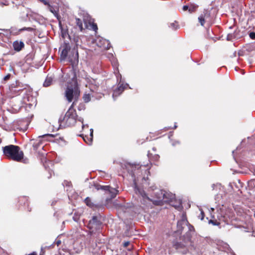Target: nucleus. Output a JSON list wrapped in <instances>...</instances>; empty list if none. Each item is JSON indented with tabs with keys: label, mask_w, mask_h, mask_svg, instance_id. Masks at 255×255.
Instances as JSON below:
<instances>
[{
	"label": "nucleus",
	"mask_w": 255,
	"mask_h": 255,
	"mask_svg": "<svg viewBox=\"0 0 255 255\" xmlns=\"http://www.w3.org/2000/svg\"><path fill=\"white\" fill-rule=\"evenodd\" d=\"M2 150L4 155L9 159L19 162L23 158V152L17 145H6L2 147Z\"/></svg>",
	"instance_id": "f257e3e1"
},
{
	"label": "nucleus",
	"mask_w": 255,
	"mask_h": 255,
	"mask_svg": "<svg viewBox=\"0 0 255 255\" xmlns=\"http://www.w3.org/2000/svg\"><path fill=\"white\" fill-rule=\"evenodd\" d=\"M75 103H72L63 118L59 120L60 126L71 127L74 126L77 120L78 115L74 109Z\"/></svg>",
	"instance_id": "f03ea898"
},
{
	"label": "nucleus",
	"mask_w": 255,
	"mask_h": 255,
	"mask_svg": "<svg viewBox=\"0 0 255 255\" xmlns=\"http://www.w3.org/2000/svg\"><path fill=\"white\" fill-rule=\"evenodd\" d=\"M80 95V90L77 81L68 85L65 89V97L69 103L74 100L72 103H75V106Z\"/></svg>",
	"instance_id": "7ed1b4c3"
},
{
	"label": "nucleus",
	"mask_w": 255,
	"mask_h": 255,
	"mask_svg": "<svg viewBox=\"0 0 255 255\" xmlns=\"http://www.w3.org/2000/svg\"><path fill=\"white\" fill-rule=\"evenodd\" d=\"M90 188H94L97 191L102 190L105 191L110 195L111 199L115 198L117 195L119 194V190L110 186H102L97 183H94L90 186Z\"/></svg>",
	"instance_id": "20e7f679"
},
{
	"label": "nucleus",
	"mask_w": 255,
	"mask_h": 255,
	"mask_svg": "<svg viewBox=\"0 0 255 255\" xmlns=\"http://www.w3.org/2000/svg\"><path fill=\"white\" fill-rule=\"evenodd\" d=\"M134 191L135 193L139 196L140 201L142 204L147 206L148 204H150L151 200L142 188L135 185Z\"/></svg>",
	"instance_id": "39448f33"
},
{
	"label": "nucleus",
	"mask_w": 255,
	"mask_h": 255,
	"mask_svg": "<svg viewBox=\"0 0 255 255\" xmlns=\"http://www.w3.org/2000/svg\"><path fill=\"white\" fill-rule=\"evenodd\" d=\"M101 219V217L100 215L93 216L92 219L90 220L88 227L90 230H97L100 229L102 225Z\"/></svg>",
	"instance_id": "423d86ee"
},
{
	"label": "nucleus",
	"mask_w": 255,
	"mask_h": 255,
	"mask_svg": "<svg viewBox=\"0 0 255 255\" xmlns=\"http://www.w3.org/2000/svg\"><path fill=\"white\" fill-rule=\"evenodd\" d=\"M18 206L19 208L23 207L28 212L31 211V208L29 207V201L27 196H19L18 198Z\"/></svg>",
	"instance_id": "0eeeda50"
},
{
	"label": "nucleus",
	"mask_w": 255,
	"mask_h": 255,
	"mask_svg": "<svg viewBox=\"0 0 255 255\" xmlns=\"http://www.w3.org/2000/svg\"><path fill=\"white\" fill-rule=\"evenodd\" d=\"M34 30V28L30 27H23L20 29H18L15 27H11L9 29V32L12 35L16 36L20 34V33L23 31H28L31 32Z\"/></svg>",
	"instance_id": "6e6552de"
},
{
	"label": "nucleus",
	"mask_w": 255,
	"mask_h": 255,
	"mask_svg": "<svg viewBox=\"0 0 255 255\" xmlns=\"http://www.w3.org/2000/svg\"><path fill=\"white\" fill-rule=\"evenodd\" d=\"M62 51L60 55V59L64 60L67 57L68 53L71 49V47L69 43L64 42L61 46Z\"/></svg>",
	"instance_id": "1a4fd4ad"
},
{
	"label": "nucleus",
	"mask_w": 255,
	"mask_h": 255,
	"mask_svg": "<svg viewBox=\"0 0 255 255\" xmlns=\"http://www.w3.org/2000/svg\"><path fill=\"white\" fill-rule=\"evenodd\" d=\"M25 46L24 42L22 41L15 40L12 43V47L14 51L19 52L22 50Z\"/></svg>",
	"instance_id": "9d476101"
},
{
	"label": "nucleus",
	"mask_w": 255,
	"mask_h": 255,
	"mask_svg": "<svg viewBox=\"0 0 255 255\" xmlns=\"http://www.w3.org/2000/svg\"><path fill=\"white\" fill-rule=\"evenodd\" d=\"M90 133L89 135H84L81 134L80 136L82 137L83 140L84 141L88 144V145H91L93 142V129L92 128H91L90 129Z\"/></svg>",
	"instance_id": "9b49d317"
},
{
	"label": "nucleus",
	"mask_w": 255,
	"mask_h": 255,
	"mask_svg": "<svg viewBox=\"0 0 255 255\" xmlns=\"http://www.w3.org/2000/svg\"><path fill=\"white\" fill-rule=\"evenodd\" d=\"M255 51V44H247L243 48V52L245 54L249 55Z\"/></svg>",
	"instance_id": "f8f14e48"
},
{
	"label": "nucleus",
	"mask_w": 255,
	"mask_h": 255,
	"mask_svg": "<svg viewBox=\"0 0 255 255\" xmlns=\"http://www.w3.org/2000/svg\"><path fill=\"white\" fill-rule=\"evenodd\" d=\"M163 193L164 196H163V197L162 198V201L164 202H171L175 198V195L173 194L171 192H168L164 190Z\"/></svg>",
	"instance_id": "ddd939ff"
},
{
	"label": "nucleus",
	"mask_w": 255,
	"mask_h": 255,
	"mask_svg": "<svg viewBox=\"0 0 255 255\" xmlns=\"http://www.w3.org/2000/svg\"><path fill=\"white\" fill-rule=\"evenodd\" d=\"M85 203L88 207L92 208L93 210H96L99 208H103V206L100 205H96L94 204L89 197H87L84 200Z\"/></svg>",
	"instance_id": "4468645a"
},
{
	"label": "nucleus",
	"mask_w": 255,
	"mask_h": 255,
	"mask_svg": "<svg viewBox=\"0 0 255 255\" xmlns=\"http://www.w3.org/2000/svg\"><path fill=\"white\" fill-rule=\"evenodd\" d=\"M240 32V30H236L234 33L228 34L227 36V40L228 41H233L235 39H238L242 37V35H237V33Z\"/></svg>",
	"instance_id": "2eb2a0df"
},
{
	"label": "nucleus",
	"mask_w": 255,
	"mask_h": 255,
	"mask_svg": "<svg viewBox=\"0 0 255 255\" xmlns=\"http://www.w3.org/2000/svg\"><path fill=\"white\" fill-rule=\"evenodd\" d=\"M87 82L89 88L92 92H94L97 90L99 87V84L97 83L95 79H89Z\"/></svg>",
	"instance_id": "dca6fc26"
},
{
	"label": "nucleus",
	"mask_w": 255,
	"mask_h": 255,
	"mask_svg": "<svg viewBox=\"0 0 255 255\" xmlns=\"http://www.w3.org/2000/svg\"><path fill=\"white\" fill-rule=\"evenodd\" d=\"M125 86L124 84L119 85L114 91L113 96L120 95L125 90Z\"/></svg>",
	"instance_id": "f3484780"
},
{
	"label": "nucleus",
	"mask_w": 255,
	"mask_h": 255,
	"mask_svg": "<svg viewBox=\"0 0 255 255\" xmlns=\"http://www.w3.org/2000/svg\"><path fill=\"white\" fill-rule=\"evenodd\" d=\"M13 10L17 13L21 14L24 12V7L22 5H15L13 7Z\"/></svg>",
	"instance_id": "a211bd4d"
},
{
	"label": "nucleus",
	"mask_w": 255,
	"mask_h": 255,
	"mask_svg": "<svg viewBox=\"0 0 255 255\" xmlns=\"http://www.w3.org/2000/svg\"><path fill=\"white\" fill-rule=\"evenodd\" d=\"M53 82V78L51 76H47L46 78L45 81L43 83V86L45 87H48L50 86Z\"/></svg>",
	"instance_id": "6ab92c4d"
},
{
	"label": "nucleus",
	"mask_w": 255,
	"mask_h": 255,
	"mask_svg": "<svg viewBox=\"0 0 255 255\" xmlns=\"http://www.w3.org/2000/svg\"><path fill=\"white\" fill-rule=\"evenodd\" d=\"M173 246L176 249H183L185 247L183 244L177 242H174L173 243Z\"/></svg>",
	"instance_id": "aec40b11"
},
{
	"label": "nucleus",
	"mask_w": 255,
	"mask_h": 255,
	"mask_svg": "<svg viewBox=\"0 0 255 255\" xmlns=\"http://www.w3.org/2000/svg\"><path fill=\"white\" fill-rule=\"evenodd\" d=\"M164 190H159L157 192H156L155 195L156 197L160 201H162L163 196H164Z\"/></svg>",
	"instance_id": "412c9836"
},
{
	"label": "nucleus",
	"mask_w": 255,
	"mask_h": 255,
	"mask_svg": "<svg viewBox=\"0 0 255 255\" xmlns=\"http://www.w3.org/2000/svg\"><path fill=\"white\" fill-rule=\"evenodd\" d=\"M75 20L76 25L79 27L80 30L82 31L84 29V28L83 27V23L82 20L79 18H76Z\"/></svg>",
	"instance_id": "4be33fe9"
},
{
	"label": "nucleus",
	"mask_w": 255,
	"mask_h": 255,
	"mask_svg": "<svg viewBox=\"0 0 255 255\" xmlns=\"http://www.w3.org/2000/svg\"><path fill=\"white\" fill-rule=\"evenodd\" d=\"M69 61L71 63V64L74 65L76 64L78 62V52L75 55L74 59H69Z\"/></svg>",
	"instance_id": "5701e85b"
},
{
	"label": "nucleus",
	"mask_w": 255,
	"mask_h": 255,
	"mask_svg": "<svg viewBox=\"0 0 255 255\" xmlns=\"http://www.w3.org/2000/svg\"><path fill=\"white\" fill-rule=\"evenodd\" d=\"M83 99L85 103H88L91 100V95L90 94H85L83 97Z\"/></svg>",
	"instance_id": "b1692460"
},
{
	"label": "nucleus",
	"mask_w": 255,
	"mask_h": 255,
	"mask_svg": "<svg viewBox=\"0 0 255 255\" xmlns=\"http://www.w3.org/2000/svg\"><path fill=\"white\" fill-rule=\"evenodd\" d=\"M89 24L90 25L91 28L92 29H93L94 31H95V32H96L98 30V26H97V24L93 22L92 23L89 22Z\"/></svg>",
	"instance_id": "393cba45"
},
{
	"label": "nucleus",
	"mask_w": 255,
	"mask_h": 255,
	"mask_svg": "<svg viewBox=\"0 0 255 255\" xmlns=\"http://www.w3.org/2000/svg\"><path fill=\"white\" fill-rule=\"evenodd\" d=\"M198 20L200 22V24L202 26H203L205 23V18L204 16L202 14L198 17Z\"/></svg>",
	"instance_id": "a878e982"
},
{
	"label": "nucleus",
	"mask_w": 255,
	"mask_h": 255,
	"mask_svg": "<svg viewBox=\"0 0 255 255\" xmlns=\"http://www.w3.org/2000/svg\"><path fill=\"white\" fill-rule=\"evenodd\" d=\"M189 7V11L190 13H192L193 12H194L196 10V9L197 8V6H195V5H192V6Z\"/></svg>",
	"instance_id": "bb28decb"
},
{
	"label": "nucleus",
	"mask_w": 255,
	"mask_h": 255,
	"mask_svg": "<svg viewBox=\"0 0 255 255\" xmlns=\"http://www.w3.org/2000/svg\"><path fill=\"white\" fill-rule=\"evenodd\" d=\"M209 223L212 224L213 225L218 226L220 224V222L217 220H210Z\"/></svg>",
	"instance_id": "cd10ccee"
},
{
	"label": "nucleus",
	"mask_w": 255,
	"mask_h": 255,
	"mask_svg": "<svg viewBox=\"0 0 255 255\" xmlns=\"http://www.w3.org/2000/svg\"><path fill=\"white\" fill-rule=\"evenodd\" d=\"M48 6H49V10L51 12H52L54 14L56 13V11L55 10L53 6H52L50 4H49V5H48Z\"/></svg>",
	"instance_id": "c85d7f7f"
},
{
	"label": "nucleus",
	"mask_w": 255,
	"mask_h": 255,
	"mask_svg": "<svg viewBox=\"0 0 255 255\" xmlns=\"http://www.w3.org/2000/svg\"><path fill=\"white\" fill-rule=\"evenodd\" d=\"M250 37L252 39H255V32H252L249 34Z\"/></svg>",
	"instance_id": "c756f323"
},
{
	"label": "nucleus",
	"mask_w": 255,
	"mask_h": 255,
	"mask_svg": "<svg viewBox=\"0 0 255 255\" xmlns=\"http://www.w3.org/2000/svg\"><path fill=\"white\" fill-rule=\"evenodd\" d=\"M41 144V142L39 141L38 143H34L33 147L35 149H37L38 147L40 146V144Z\"/></svg>",
	"instance_id": "7c9ffc66"
},
{
	"label": "nucleus",
	"mask_w": 255,
	"mask_h": 255,
	"mask_svg": "<svg viewBox=\"0 0 255 255\" xmlns=\"http://www.w3.org/2000/svg\"><path fill=\"white\" fill-rule=\"evenodd\" d=\"M55 244L57 246H59V245H61V241H60V239H56L55 241Z\"/></svg>",
	"instance_id": "2f4dec72"
},
{
	"label": "nucleus",
	"mask_w": 255,
	"mask_h": 255,
	"mask_svg": "<svg viewBox=\"0 0 255 255\" xmlns=\"http://www.w3.org/2000/svg\"><path fill=\"white\" fill-rule=\"evenodd\" d=\"M10 76H11V75H10V74H7V75H6L5 77H4V78H3V80H4V81H7V80H9V78H10Z\"/></svg>",
	"instance_id": "473e14b6"
},
{
	"label": "nucleus",
	"mask_w": 255,
	"mask_h": 255,
	"mask_svg": "<svg viewBox=\"0 0 255 255\" xmlns=\"http://www.w3.org/2000/svg\"><path fill=\"white\" fill-rule=\"evenodd\" d=\"M189 230L190 232L194 231H195L194 227L192 225H189Z\"/></svg>",
	"instance_id": "72a5a7b5"
},
{
	"label": "nucleus",
	"mask_w": 255,
	"mask_h": 255,
	"mask_svg": "<svg viewBox=\"0 0 255 255\" xmlns=\"http://www.w3.org/2000/svg\"><path fill=\"white\" fill-rule=\"evenodd\" d=\"M130 244V242L128 241L125 242L123 243V246L124 247L126 248Z\"/></svg>",
	"instance_id": "f704fd0d"
},
{
	"label": "nucleus",
	"mask_w": 255,
	"mask_h": 255,
	"mask_svg": "<svg viewBox=\"0 0 255 255\" xmlns=\"http://www.w3.org/2000/svg\"><path fill=\"white\" fill-rule=\"evenodd\" d=\"M189 6L188 5H184L183 6V10L184 11H186V10H187L188 9L189 10Z\"/></svg>",
	"instance_id": "c9c22d12"
},
{
	"label": "nucleus",
	"mask_w": 255,
	"mask_h": 255,
	"mask_svg": "<svg viewBox=\"0 0 255 255\" xmlns=\"http://www.w3.org/2000/svg\"><path fill=\"white\" fill-rule=\"evenodd\" d=\"M172 144L173 145L175 146L177 144H180V142L179 141H173Z\"/></svg>",
	"instance_id": "e433bc0d"
},
{
	"label": "nucleus",
	"mask_w": 255,
	"mask_h": 255,
	"mask_svg": "<svg viewBox=\"0 0 255 255\" xmlns=\"http://www.w3.org/2000/svg\"><path fill=\"white\" fill-rule=\"evenodd\" d=\"M239 55L240 56H244L245 55L244 52H243V50L242 51H239Z\"/></svg>",
	"instance_id": "4c0bfd02"
},
{
	"label": "nucleus",
	"mask_w": 255,
	"mask_h": 255,
	"mask_svg": "<svg viewBox=\"0 0 255 255\" xmlns=\"http://www.w3.org/2000/svg\"><path fill=\"white\" fill-rule=\"evenodd\" d=\"M28 255H37V253L35 252H33L28 254Z\"/></svg>",
	"instance_id": "58836bf2"
},
{
	"label": "nucleus",
	"mask_w": 255,
	"mask_h": 255,
	"mask_svg": "<svg viewBox=\"0 0 255 255\" xmlns=\"http://www.w3.org/2000/svg\"><path fill=\"white\" fill-rule=\"evenodd\" d=\"M45 136H53V135L52 134H48L47 135H44L42 136V137H44Z\"/></svg>",
	"instance_id": "ea45409f"
},
{
	"label": "nucleus",
	"mask_w": 255,
	"mask_h": 255,
	"mask_svg": "<svg viewBox=\"0 0 255 255\" xmlns=\"http://www.w3.org/2000/svg\"><path fill=\"white\" fill-rule=\"evenodd\" d=\"M152 150H153V151H155L156 150V148H155V147H153V148H152Z\"/></svg>",
	"instance_id": "a19ab883"
},
{
	"label": "nucleus",
	"mask_w": 255,
	"mask_h": 255,
	"mask_svg": "<svg viewBox=\"0 0 255 255\" xmlns=\"http://www.w3.org/2000/svg\"><path fill=\"white\" fill-rule=\"evenodd\" d=\"M242 35V34H241V32L240 33H237V35Z\"/></svg>",
	"instance_id": "79ce46f5"
},
{
	"label": "nucleus",
	"mask_w": 255,
	"mask_h": 255,
	"mask_svg": "<svg viewBox=\"0 0 255 255\" xmlns=\"http://www.w3.org/2000/svg\"><path fill=\"white\" fill-rule=\"evenodd\" d=\"M81 109L80 108V107L78 108V110H81Z\"/></svg>",
	"instance_id": "37998d69"
},
{
	"label": "nucleus",
	"mask_w": 255,
	"mask_h": 255,
	"mask_svg": "<svg viewBox=\"0 0 255 255\" xmlns=\"http://www.w3.org/2000/svg\"><path fill=\"white\" fill-rule=\"evenodd\" d=\"M82 106L83 107H84V106L83 104H82Z\"/></svg>",
	"instance_id": "c03bdc74"
}]
</instances>
